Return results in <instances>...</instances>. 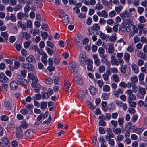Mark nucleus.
<instances>
[{"instance_id": "14", "label": "nucleus", "mask_w": 147, "mask_h": 147, "mask_svg": "<svg viewBox=\"0 0 147 147\" xmlns=\"http://www.w3.org/2000/svg\"><path fill=\"white\" fill-rule=\"evenodd\" d=\"M10 87L11 90H15L18 88V84L16 81H13L10 83Z\"/></svg>"}, {"instance_id": "4", "label": "nucleus", "mask_w": 147, "mask_h": 147, "mask_svg": "<svg viewBox=\"0 0 147 147\" xmlns=\"http://www.w3.org/2000/svg\"><path fill=\"white\" fill-rule=\"evenodd\" d=\"M21 66L22 68L30 71H33L35 69L33 65L30 63H23L22 64Z\"/></svg>"}, {"instance_id": "54", "label": "nucleus", "mask_w": 147, "mask_h": 147, "mask_svg": "<svg viewBox=\"0 0 147 147\" xmlns=\"http://www.w3.org/2000/svg\"><path fill=\"white\" fill-rule=\"evenodd\" d=\"M132 91L134 93H136L138 90V87L135 84H134L132 86Z\"/></svg>"}, {"instance_id": "2", "label": "nucleus", "mask_w": 147, "mask_h": 147, "mask_svg": "<svg viewBox=\"0 0 147 147\" xmlns=\"http://www.w3.org/2000/svg\"><path fill=\"white\" fill-rule=\"evenodd\" d=\"M75 42L78 47L80 49L83 47L82 43L83 37L81 35H77L75 37Z\"/></svg>"}, {"instance_id": "55", "label": "nucleus", "mask_w": 147, "mask_h": 147, "mask_svg": "<svg viewBox=\"0 0 147 147\" xmlns=\"http://www.w3.org/2000/svg\"><path fill=\"white\" fill-rule=\"evenodd\" d=\"M138 20L141 23H144L146 21L145 18L142 16H140Z\"/></svg>"}, {"instance_id": "1", "label": "nucleus", "mask_w": 147, "mask_h": 147, "mask_svg": "<svg viewBox=\"0 0 147 147\" xmlns=\"http://www.w3.org/2000/svg\"><path fill=\"white\" fill-rule=\"evenodd\" d=\"M100 29V27L97 24H95L91 27V28L89 27L88 28V31L89 32V36L92 35V33L94 34V32L97 31Z\"/></svg>"}, {"instance_id": "26", "label": "nucleus", "mask_w": 147, "mask_h": 147, "mask_svg": "<svg viewBox=\"0 0 147 147\" xmlns=\"http://www.w3.org/2000/svg\"><path fill=\"white\" fill-rule=\"evenodd\" d=\"M111 78L113 81L116 82L118 83L119 81V77L118 74H113Z\"/></svg>"}, {"instance_id": "50", "label": "nucleus", "mask_w": 147, "mask_h": 147, "mask_svg": "<svg viewBox=\"0 0 147 147\" xmlns=\"http://www.w3.org/2000/svg\"><path fill=\"white\" fill-rule=\"evenodd\" d=\"M123 56V53H118L117 54V56L118 58V59L119 61H123L122 57Z\"/></svg>"}, {"instance_id": "15", "label": "nucleus", "mask_w": 147, "mask_h": 147, "mask_svg": "<svg viewBox=\"0 0 147 147\" xmlns=\"http://www.w3.org/2000/svg\"><path fill=\"white\" fill-rule=\"evenodd\" d=\"M64 89H65V91H68L69 90L71 91V90L70 87L71 84L69 83V81L67 80H65L64 81Z\"/></svg>"}, {"instance_id": "61", "label": "nucleus", "mask_w": 147, "mask_h": 147, "mask_svg": "<svg viewBox=\"0 0 147 147\" xmlns=\"http://www.w3.org/2000/svg\"><path fill=\"white\" fill-rule=\"evenodd\" d=\"M127 50L129 52L131 53L134 51V46L131 45L129 46L127 48Z\"/></svg>"}, {"instance_id": "47", "label": "nucleus", "mask_w": 147, "mask_h": 147, "mask_svg": "<svg viewBox=\"0 0 147 147\" xmlns=\"http://www.w3.org/2000/svg\"><path fill=\"white\" fill-rule=\"evenodd\" d=\"M126 27L124 25L123 26H121L119 28V30L123 32H128V31L127 30V29Z\"/></svg>"}, {"instance_id": "57", "label": "nucleus", "mask_w": 147, "mask_h": 147, "mask_svg": "<svg viewBox=\"0 0 147 147\" xmlns=\"http://www.w3.org/2000/svg\"><path fill=\"white\" fill-rule=\"evenodd\" d=\"M10 20L11 21L13 22H16V18L15 15L13 14H11L10 15Z\"/></svg>"}, {"instance_id": "62", "label": "nucleus", "mask_w": 147, "mask_h": 147, "mask_svg": "<svg viewBox=\"0 0 147 147\" xmlns=\"http://www.w3.org/2000/svg\"><path fill=\"white\" fill-rule=\"evenodd\" d=\"M101 14L102 17L105 18H107L108 16V14L105 10H103L101 11Z\"/></svg>"}, {"instance_id": "6", "label": "nucleus", "mask_w": 147, "mask_h": 147, "mask_svg": "<svg viewBox=\"0 0 147 147\" xmlns=\"http://www.w3.org/2000/svg\"><path fill=\"white\" fill-rule=\"evenodd\" d=\"M74 82L78 85H82L84 84V81L79 75L75 77L73 79Z\"/></svg>"}, {"instance_id": "25", "label": "nucleus", "mask_w": 147, "mask_h": 147, "mask_svg": "<svg viewBox=\"0 0 147 147\" xmlns=\"http://www.w3.org/2000/svg\"><path fill=\"white\" fill-rule=\"evenodd\" d=\"M30 49L31 50H34L35 51L38 52L39 55H41V53L38 47L36 45L31 46L30 48Z\"/></svg>"}, {"instance_id": "19", "label": "nucleus", "mask_w": 147, "mask_h": 147, "mask_svg": "<svg viewBox=\"0 0 147 147\" xmlns=\"http://www.w3.org/2000/svg\"><path fill=\"white\" fill-rule=\"evenodd\" d=\"M34 132L31 129L27 130L25 133V136L28 137H32L34 136Z\"/></svg>"}, {"instance_id": "24", "label": "nucleus", "mask_w": 147, "mask_h": 147, "mask_svg": "<svg viewBox=\"0 0 147 147\" xmlns=\"http://www.w3.org/2000/svg\"><path fill=\"white\" fill-rule=\"evenodd\" d=\"M133 23V22L131 20H129L127 19L125 21L124 24L126 27H127V28H129V27L132 25Z\"/></svg>"}, {"instance_id": "48", "label": "nucleus", "mask_w": 147, "mask_h": 147, "mask_svg": "<svg viewBox=\"0 0 147 147\" xmlns=\"http://www.w3.org/2000/svg\"><path fill=\"white\" fill-rule=\"evenodd\" d=\"M5 106L8 109H10L12 108L11 105L9 102L7 101L5 102Z\"/></svg>"}, {"instance_id": "53", "label": "nucleus", "mask_w": 147, "mask_h": 147, "mask_svg": "<svg viewBox=\"0 0 147 147\" xmlns=\"http://www.w3.org/2000/svg\"><path fill=\"white\" fill-rule=\"evenodd\" d=\"M101 58V61L102 63L104 64L108 61L107 58V55L104 56L103 57H100Z\"/></svg>"}, {"instance_id": "45", "label": "nucleus", "mask_w": 147, "mask_h": 147, "mask_svg": "<svg viewBox=\"0 0 147 147\" xmlns=\"http://www.w3.org/2000/svg\"><path fill=\"white\" fill-rule=\"evenodd\" d=\"M131 81L133 83H136L138 81V79L137 76L131 77L130 78Z\"/></svg>"}, {"instance_id": "56", "label": "nucleus", "mask_w": 147, "mask_h": 147, "mask_svg": "<svg viewBox=\"0 0 147 147\" xmlns=\"http://www.w3.org/2000/svg\"><path fill=\"white\" fill-rule=\"evenodd\" d=\"M47 106V103L46 102H41L40 108L42 109H45Z\"/></svg>"}, {"instance_id": "28", "label": "nucleus", "mask_w": 147, "mask_h": 147, "mask_svg": "<svg viewBox=\"0 0 147 147\" xmlns=\"http://www.w3.org/2000/svg\"><path fill=\"white\" fill-rule=\"evenodd\" d=\"M22 37L24 38H25L26 40H28L31 38V36L29 33H28L26 32H24L22 33Z\"/></svg>"}, {"instance_id": "64", "label": "nucleus", "mask_w": 147, "mask_h": 147, "mask_svg": "<svg viewBox=\"0 0 147 147\" xmlns=\"http://www.w3.org/2000/svg\"><path fill=\"white\" fill-rule=\"evenodd\" d=\"M116 14V11L114 10L111 11L109 13V16L111 18L115 16Z\"/></svg>"}, {"instance_id": "10", "label": "nucleus", "mask_w": 147, "mask_h": 147, "mask_svg": "<svg viewBox=\"0 0 147 147\" xmlns=\"http://www.w3.org/2000/svg\"><path fill=\"white\" fill-rule=\"evenodd\" d=\"M17 79L19 83L23 86L26 85L28 84L27 81L20 75H18Z\"/></svg>"}, {"instance_id": "40", "label": "nucleus", "mask_w": 147, "mask_h": 147, "mask_svg": "<svg viewBox=\"0 0 147 147\" xmlns=\"http://www.w3.org/2000/svg\"><path fill=\"white\" fill-rule=\"evenodd\" d=\"M111 62L113 66L115 65L117 66L120 64L119 61H117V59L111 60Z\"/></svg>"}, {"instance_id": "59", "label": "nucleus", "mask_w": 147, "mask_h": 147, "mask_svg": "<svg viewBox=\"0 0 147 147\" xmlns=\"http://www.w3.org/2000/svg\"><path fill=\"white\" fill-rule=\"evenodd\" d=\"M108 94L106 93H104L102 94V97L104 100H107L109 97Z\"/></svg>"}, {"instance_id": "43", "label": "nucleus", "mask_w": 147, "mask_h": 147, "mask_svg": "<svg viewBox=\"0 0 147 147\" xmlns=\"http://www.w3.org/2000/svg\"><path fill=\"white\" fill-rule=\"evenodd\" d=\"M8 34L6 32H2L1 33V35L3 36L6 40L8 39Z\"/></svg>"}, {"instance_id": "3", "label": "nucleus", "mask_w": 147, "mask_h": 147, "mask_svg": "<svg viewBox=\"0 0 147 147\" xmlns=\"http://www.w3.org/2000/svg\"><path fill=\"white\" fill-rule=\"evenodd\" d=\"M78 64L75 62H71L69 64V69L71 73H76L77 71Z\"/></svg>"}, {"instance_id": "17", "label": "nucleus", "mask_w": 147, "mask_h": 147, "mask_svg": "<svg viewBox=\"0 0 147 147\" xmlns=\"http://www.w3.org/2000/svg\"><path fill=\"white\" fill-rule=\"evenodd\" d=\"M42 57L41 58V61L45 66L47 64V58L48 57V56L47 54L44 52L42 53Z\"/></svg>"}, {"instance_id": "23", "label": "nucleus", "mask_w": 147, "mask_h": 147, "mask_svg": "<svg viewBox=\"0 0 147 147\" xmlns=\"http://www.w3.org/2000/svg\"><path fill=\"white\" fill-rule=\"evenodd\" d=\"M17 16L19 20H21L24 17H28V15L26 13H23L22 12H20L17 14Z\"/></svg>"}, {"instance_id": "16", "label": "nucleus", "mask_w": 147, "mask_h": 147, "mask_svg": "<svg viewBox=\"0 0 147 147\" xmlns=\"http://www.w3.org/2000/svg\"><path fill=\"white\" fill-rule=\"evenodd\" d=\"M120 16L123 19H126V18H129L131 16L126 11H125L121 13L120 14Z\"/></svg>"}, {"instance_id": "39", "label": "nucleus", "mask_w": 147, "mask_h": 147, "mask_svg": "<svg viewBox=\"0 0 147 147\" xmlns=\"http://www.w3.org/2000/svg\"><path fill=\"white\" fill-rule=\"evenodd\" d=\"M103 6L100 3H97L96 6L94 7V8L95 9L98 10H100L103 8Z\"/></svg>"}, {"instance_id": "7", "label": "nucleus", "mask_w": 147, "mask_h": 147, "mask_svg": "<svg viewBox=\"0 0 147 147\" xmlns=\"http://www.w3.org/2000/svg\"><path fill=\"white\" fill-rule=\"evenodd\" d=\"M106 131L107 134L105 136L106 140L112 138L114 137V135L112 132V130L111 128H107L106 130Z\"/></svg>"}, {"instance_id": "44", "label": "nucleus", "mask_w": 147, "mask_h": 147, "mask_svg": "<svg viewBox=\"0 0 147 147\" xmlns=\"http://www.w3.org/2000/svg\"><path fill=\"white\" fill-rule=\"evenodd\" d=\"M132 101L128 100L127 102L130 107L134 108L136 106V102L133 101Z\"/></svg>"}, {"instance_id": "9", "label": "nucleus", "mask_w": 147, "mask_h": 147, "mask_svg": "<svg viewBox=\"0 0 147 147\" xmlns=\"http://www.w3.org/2000/svg\"><path fill=\"white\" fill-rule=\"evenodd\" d=\"M92 57L94 60V63L95 65L97 67L100 66L101 64V62L98 55L96 54H93L92 55Z\"/></svg>"}, {"instance_id": "11", "label": "nucleus", "mask_w": 147, "mask_h": 147, "mask_svg": "<svg viewBox=\"0 0 147 147\" xmlns=\"http://www.w3.org/2000/svg\"><path fill=\"white\" fill-rule=\"evenodd\" d=\"M123 93V90L121 88H118L117 90L114 91L113 92V94L117 98H118L120 94H122Z\"/></svg>"}, {"instance_id": "58", "label": "nucleus", "mask_w": 147, "mask_h": 147, "mask_svg": "<svg viewBox=\"0 0 147 147\" xmlns=\"http://www.w3.org/2000/svg\"><path fill=\"white\" fill-rule=\"evenodd\" d=\"M113 132L115 134L119 135L121 133V129L118 128L114 129L113 130Z\"/></svg>"}, {"instance_id": "22", "label": "nucleus", "mask_w": 147, "mask_h": 147, "mask_svg": "<svg viewBox=\"0 0 147 147\" xmlns=\"http://www.w3.org/2000/svg\"><path fill=\"white\" fill-rule=\"evenodd\" d=\"M17 26L18 28H21L23 30L26 29V25L24 24H22V22L18 21V22Z\"/></svg>"}, {"instance_id": "21", "label": "nucleus", "mask_w": 147, "mask_h": 147, "mask_svg": "<svg viewBox=\"0 0 147 147\" xmlns=\"http://www.w3.org/2000/svg\"><path fill=\"white\" fill-rule=\"evenodd\" d=\"M3 147H5L8 145L9 141L5 137H3L1 139Z\"/></svg>"}, {"instance_id": "32", "label": "nucleus", "mask_w": 147, "mask_h": 147, "mask_svg": "<svg viewBox=\"0 0 147 147\" xmlns=\"http://www.w3.org/2000/svg\"><path fill=\"white\" fill-rule=\"evenodd\" d=\"M28 124L25 121L23 120L21 122L20 127L24 129H26L28 127Z\"/></svg>"}, {"instance_id": "60", "label": "nucleus", "mask_w": 147, "mask_h": 147, "mask_svg": "<svg viewBox=\"0 0 147 147\" xmlns=\"http://www.w3.org/2000/svg\"><path fill=\"white\" fill-rule=\"evenodd\" d=\"M108 141L109 144L111 146H113L115 144V142L113 139L110 138L106 140Z\"/></svg>"}, {"instance_id": "12", "label": "nucleus", "mask_w": 147, "mask_h": 147, "mask_svg": "<svg viewBox=\"0 0 147 147\" xmlns=\"http://www.w3.org/2000/svg\"><path fill=\"white\" fill-rule=\"evenodd\" d=\"M9 78L3 73H0V82L5 83L8 81Z\"/></svg>"}, {"instance_id": "35", "label": "nucleus", "mask_w": 147, "mask_h": 147, "mask_svg": "<svg viewBox=\"0 0 147 147\" xmlns=\"http://www.w3.org/2000/svg\"><path fill=\"white\" fill-rule=\"evenodd\" d=\"M138 92L142 95H144L146 94L145 88L141 87L139 88Z\"/></svg>"}, {"instance_id": "49", "label": "nucleus", "mask_w": 147, "mask_h": 147, "mask_svg": "<svg viewBox=\"0 0 147 147\" xmlns=\"http://www.w3.org/2000/svg\"><path fill=\"white\" fill-rule=\"evenodd\" d=\"M105 70V67L103 65H101L99 66L98 69V71L100 73H102Z\"/></svg>"}, {"instance_id": "41", "label": "nucleus", "mask_w": 147, "mask_h": 147, "mask_svg": "<svg viewBox=\"0 0 147 147\" xmlns=\"http://www.w3.org/2000/svg\"><path fill=\"white\" fill-rule=\"evenodd\" d=\"M124 122V118L119 117L118 119V122L119 124L121 127L123 125Z\"/></svg>"}, {"instance_id": "33", "label": "nucleus", "mask_w": 147, "mask_h": 147, "mask_svg": "<svg viewBox=\"0 0 147 147\" xmlns=\"http://www.w3.org/2000/svg\"><path fill=\"white\" fill-rule=\"evenodd\" d=\"M108 50V53L110 54H111L114 52V45L113 44L109 45Z\"/></svg>"}, {"instance_id": "29", "label": "nucleus", "mask_w": 147, "mask_h": 147, "mask_svg": "<svg viewBox=\"0 0 147 147\" xmlns=\"http://www.w3.org/2000/svg\"><path fill=\"white\" fill-rule=\"evenodd\" d=\"M131 68L132 70L134 72L137 74L139 72V69L138 66L136 64H133L131 66Z\"/></svg>"}, {"instance_id": "13", "label": "nucleus", "mask_w": 147, "mask_h": 147, "mask_svg": "<svg viewBox=\"0 0 147 147\" xmlns=\"http://www.w3.org/2000/svg\"><path fill=\"white\" fill-rule=\"evenodd\" d=\"M124 61L121 60L119 62L121 65V72L122 74H124L126 73L127 66L125 65H123Z\"/></svg>"}, {"instance_id": "38", "label": "nucleus", "mask_w": 147, "mask_h": 147, "mask_svg": "<svg viewBox=\"0 0 147 147\" xmlns=\"http://www.w3.org/2000/svg\"><path fill=\"white\" fill-rule=\"evenodd\" d=\"M69 19L68 17V16L67 15H65L63 17V22L68 24L69 22Z\"/></svg>"}, {"instance_id": "27", "label": "nucleus", "mask_w": 147, "mask_h": 147, "mask_svg": "<svg viewBox=\"0 0 147 147\" xmlns=\"http://www.w3.org/2000/svg\"><path fill=\"white\" fill-rule=\"evenodd\" d=\"M109 39L111 42L115 41L117 39L116 34L115 33L112 34L111 36L109 37Z\"/></svg>"}, {"instance_id": "51", "label": "nucleus", "mask_w": 147, "mask_h": 147, "mask_svg": "<svg viewBox=\"0 0 147 147\" xmlns=\"http://www.w3.org/2000/svg\"><path fill=\"white\" fill-rule=\"evenodd\" d=\"M94 82L95 83H97L98 84L100 87H102L104 85V82L101 80L97 81L94 79Z\"/></svg>"}, {"instance_id": "46", "label": "nucleus", "mask_w": 147, "mask_h": 147, "mask_svg": "<svg viewBox=\"0 0 147 147\" xmlns=\"http://www.w3.org/2000/svg\"><path fill=\"white\" fill-rule=\"evenodd\" d=\"M102 90L104 92H109L110 90V87L108 85H105L103 86Z\"/></svg>"}, {"instance_id": "36", "label": "nucleus", "mask_w": 147, "mask_h": 147, "mask_svg": "<svg viewBox=\"0 0 147 147\" xmlns=\"http://www.w3.org/2000/svg\"><path fill=\"white\" fill-rule=\"evenodd\" d=\"M130 57V55L129 53H125L124 55V58L127 62L128 63L129 62Z\"/></svg>"}, {"instance_id": "63", "label": "nucleus", "mask_w": 147, "mask_h": 147, "mask_svg": "<svg viewBox=\"0 0 147 147\" xmlns=\"http://www.w3.org/2000/svg\"><path fill=\"white\" fill-rule=\"evenodd\" d=\"M119 86L120 87L125 88L127 87V84L125 82H121L119 83Z\"/></svg>"}, {"instance_id": "20", "label": "nucleus", "mask_w": 147, "mask_h": 147, "mask_svg": "<svg viewBox=\"0 0 147 147\" xmlns=\"http://www.w3.org/2000/svg\"><path fill=\"white\" fill-rule=\"evenodd\" d=\"M27 61L29 63H35L36 61L34 57L32 55H30L26 58Z\"/></svg>"}, {"instance_id": "5", "label": "nucleus", "mask_w": 147, "mask_h": 147, "mask_svg": "<svg viewBox=\"0 0 147 147\" xmlns=\"http://www.w3.org/2000/svg\"><path fill=\"white\" fill-rule=\"evenodd\" d=\"M86 55V54L84 52H82L80 55V63L82 66H84L86 63L87 60Z\"/></svg>"}, {"instance_id": "18", "label": "nucleus", "mask_w": 147, "mask_h": 147, "mask_svg": "<svg viewBox=\"0 0 147 147\" xmlns=\"http://www.w3.org/2000/svg\"><path fill=\"white\" fill-rule=\"evenodd\" d=\"M77 96L81 100H83L85 98V94L84 92L79 90L78 92Z\"/></svg>"}, {"instance_id": "34", "label": "nucleus", "mask_w": 147, "mask_h": 147, "mask_svg": "<svg viewBox=\"0 0 147 147\" xmlns=\"http://www.w3.org/2000/svg\"><path fill=\"white\" fill-rule=\"evenodd\" d=\"M137 55L142 59H145L146 58V54L141 51H139L137 53Z\"/></svg>"}, {"instance_id": "8", "label": "nucleus", "mask_w": 147, "mask_h": 147, "mask_svg": "<svg viewBox=\"0 0 147 147\" xmlns=\"http://www.w3.org/2000/svg\"><path fill=\"white\" fill-rule=\"evenodd\" d=\"M16 138L18 139H20L22 138L23 134V131L20 127H17L16 131Z\"/></svg>"}, {"instance_id": "30", "label": "nucleus", "mask_w": 147, "mask_h": 147, "mask_svg": "<svg viewBox=\"0 0 147 147\" xmlns=\"http://www.w3.org/2000/svg\"><path fill=\"white\" fill-rule=\"evenodd\" d=\"M98 51L99 56L100 57H103L104 56H105V55H107L106 54H105V51L104 49L101 47L99 48Z\"/></svg>"}, {"instance_id": "31", "label": "nucleus", "mask_w": 147, "mask_h": 147, "mask_svg": "<svg viewBox=\"0 0 147 147\" xmlns=\"http://www.w3.org/2000/svg\"><path fill=\"white\" fill-rule=\"evenodd\" d=\"M89 90L90 93L92 95H95L97 92L96 89L93 86H90L89 88Z\"/></svg>"}, {"instance_id": "52", "label": "nucleus", "mask_w": 147, "mask_h": 147, "mask_svg": "<svg viewBox=\"0 0 147 147\" xmlns=\"http://www.w3.org/2000/svg\"><path fill=\"white\" fill-rule=\"evenodd\" d=\"M136 97L135 95L133 94L131 96L127 97V101L128 100H136Z\"/></svg>"}, {"instance_id": "42", "label": "nucleus", "mask_w": 147, "mask_h": 147, "mask_svg": "<svg viewBox=\"0 0 147 147\" xmlns=\"http://www.w3.org/2000/svg\"><path fill=\"white\" fill-rule=\"evenodd\" d=\"M123 9V6L119 5L118 6H116L115 8V11L118 13H119Z\"/></svg>"}, {"instance_id": "37", "label": "nucleus", "mask_w": 147, "mask_h": 147, "mask_svg": "<svg viewBox=\"0 0 147 147\" xmlns=\"http://www.w3.org/2000/svg\"><path fill=\"white\" fill-rule=\"evenodd\" d=\"M39 30L38 29L32 28L30 30V33L32 34L33 36H35L38 34Z\"/></svg>"}]
</instances>
